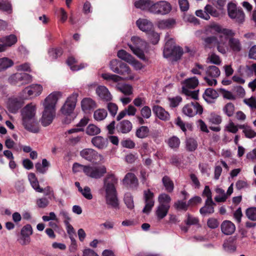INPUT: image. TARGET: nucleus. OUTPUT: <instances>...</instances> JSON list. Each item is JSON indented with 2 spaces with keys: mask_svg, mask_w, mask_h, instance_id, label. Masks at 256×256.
<instances>
[{
  "mask_svg": "<svg viewBox=\"0 0 256 256\" xmlns=\"http://www.w3.org/2000/svg\"><path fill=\"white\" fill-rule=\"evenodd\" d=\"M132 128V122L126 120H123L120 122L117 125L116 128L118 132L122 134L128 133Z\"/></svg>",
  "mask_w": 256,
  "mask_h": 256,
  "instance_id": "29",
  "label": "nucleus"
},
{
  "mask_svg": "<svg viewBox=\"0 0 256 256\" xmlns=\"http://www.w3.org/2000/svg\"><path fill=\"white\" fill-rule=\"evenodd\" d=\"M152 110L156 116L160 120L164 121H167L170 120V116L169 113L162 106H154L152 108Z\"/></svg>",
  "mask_w": 256,
  "mask_h": 256,
  "instance_id": "23",
  "label": "nucleus"
},
{
  "mask_svg": "<svg viewBox=\"0 0 256 256\" xmlns=\"http://www.w3.org/2000/svg\"><path fill=\"white\" fill-rule=\"evenodd\" d=\"M198 84V80L196 76L186 80L182 86L183 93L188 96H190L193 99L197 100L198 98V92L196 90L192 91L189 89L194 88Z\"/></svg>",
  "mask_w": 256,
  "mask_h": 256,
  "instance_id": "9",
  "label": "nucleus"
},
{
  "mask_svg": "<svg viewBox=\"0 0 256 256\" xmlns=\"http://www.w3.org/2000/svg\"><path fill=\"white\" fill-rule=\"evenodd\" d=\"M170 205H160L157 207L156 214L159 220L164 218L168 214L170 209Z\"/></svg>",
  "mask_w": 256,
  "mask_h": 256,
  "instance_id": "33",
  "label": "nucleus"
},
{
  "mask_svg": "<svg viewBox=\"0 0 256 256\" xmlns=\"http://www.w3.org/2000/svg\"><path fill=\"white\" fill-rule=\"evenodd\" d=\"M78 96V93L73 92L67 98L60 108V112L62 114L69 116L72 113L76 106Z\"/></svg>",
  "mask_w": 256,
  "mask_h": 256,
  "instance_id": "10",
  "label": "nucleus"
},
{
  "mask_svg": "<svg viewBox=\"0 0 256 256\" xmlns=\"http://www.w3.org/2000/svg\"><path fill=\"white\" fill-rule=\"evenodd\" d=\"M140 114L144 118L148 119L152 115L151 109L148 106H144L140 110Z\"/></svg>",
  "mask_w": 256,
  "mask_h": 256,
  "instance_id": "62",
  "label": "nucleus"
},
{
  "mask_svg": "<svg viewBox=\"0 0 256 256\" xmlns=\"http://www.w3.org/2000/svg\"><path fill=\"white\" fill-rule=\"evenodd\" d=\"M144 194L146 205L142 210V212L144 213H148L154 206V193L150 192V190H144Z\"/></svg>",
  "mask_w": 256,
  "mask_h": 256,
  "instance_id": "20",
  "label": "nucleus"
},
{
  "mask_svg": "<svg viewBox=\"0 0 256 256\" xmlns=\"http://www.w3.org/2000/svg\"><path fill=\"white\" fill-rule=\"evenodd\" d=\"M86 172L88 176L98 180L102 178L106 173V168L104 165H88Z\"/></svg>",
  "mask_w": 256,
  "mask_h": 256,
  "instance_id": "14",
  "label": "nucleus"
},
{
  "mask_svg": "<svg viewBox=\"0 0 256 256\" xmlns=\"http://www.w3.org/2000/svg\"><path fill=\"white\" fill-rule=\"evenodd\" d=\"M240 128H243V132L246 137L248 138H252L255 136V132L252 130V129L250 126L243 125L240 126Z\"/></svg>",
  "mask_w": 256,
  "mask_h": 256,
  "instance_id": "55",
  "label": "nucleus"
},
{
  "mask_svg": "<svg viewBox=\"0 0 256 256\" xmlns=\"http://www.w3.org/2000/svg\"><path fill=\"white\" fill-rule=\"evenodd\" d=\"M36 106L32 103L26 104L21 110L22 124L24 128L34 133L39 132L36 118Z\"/></svg>",
  "mask_w": 256,
  "mask_h": 256,
  "instance_id": "4",
  "label": "nucleus"
},
{
  "mask_svg": "<svg viewBox=\"0 0 256 256\" xmlns=\"http://www.w3.org/2000/svg\"><path fill=\"white\" fill-rule=\"evenodd\" d=\"M206 76L204 77V80L209 86H216L217 84L216 78L220 74L219 68L214 66H210L206 70Z\"/></svg>",
  "mask_w": 256,
  "mask_h": 256,
  "instance_id": "13",
  "label": "nucleus"
},
{
  "mask_svg": "<svg viewBox=\"0 0 256 256\" xmlns=\"http://www.w3.org/2000/svg\"><path fill=\"white\" fill-rule=\"evenodd\" d=\"M204 10L208 14H210L211 16L214 17H218L219 16L218 12L215 8L214 7L210 4H207L205 6Z\"/></svg>",
  "mask_w": 256,
  "mask_h": 256,
  "instance_id": "58",
  "label": "nucleus"
},
{
  "mask_svg": "<svg viewBox=\"0 0 256 256\" xmlns=\"http://www.w3.org/2000/svg\"><path fill=\"white\" fill-rule=\"evenodd\" d=\"M76 62V59L72 56L68 58V59L67 64L70 66L71 70L73 71L78 70L87 66V64H81L80 65H77L75 64Z\"/></svg>",
  "mask_w": 256,
  "mask_h": 256,
  "instance_id": "37",
  "label": "nucleus"
},
{
  "mask_svg": "<svg viewBox=\"0 0 256 256\" xmlns=\"http://www.w3.org/2000/svg\"><path fill=\"white\" fill-rule=\"evenodd\" d=\"M88 166H84L82 164H80L78 163L75 162L73 164L72 166V170L74 173L80 172H83L84 174L86 175V170H88Z\"/></svg>",
  "mask_w": 256,
  "mask_h": 256,
  "instance_id": "50",
  "label": "nucleus"
},
{
  "mask_svg": "<svg viewBox=\"0 0 256 256\" xmlns=\"http://www.w3.org/2000/svg\"><path fill=\"white\" fill-rule=\"evenodd\" d=\"M186 148L190 152L195 150L198 147L196 141L192 138H189L186 140Z\"/></svg>",
  "mask_w": 256,
  "mask_h": 256,
  "instance_id": "46",
  "label": "nucleus"
},
{
  "mask_svg": "<svg viewBox=\"0 0 256 256\" xmlns=\"http://www.w3.org/2000/svg\"><path fill=\"white\" fill-rule=\"evenodd\" d=\"M32 96V92L30 90L28 87L24 88L18 94V97L20 100H23V102L24 103V100H28Z\"/></svg>",
  "mask_w": 256,
  "mask_h": 256,
  "instance_id": "47",
  "label": "nucleus"
},
{
  "mask_svg": "<svg viewBox=\"0 0 256 256\" xmlns=\"http://www.w3.org/2000/svg\"><path fill=\"white\" fill-rule=\"evenodd\" d=\"M234 238H230L228 240L224 241L223 244V248L226 252H232L236 250V246L234 244Z\"/></svg>",
  "mask_w": 256,
  "mask_h": 256,
  "instance_id": "38",
  "label": "nucleus"
},
{
  "mask_svg": "<svg viewBox=\"0 0 256 256\" xmlns=\"http://www.w3.org/2000/svg\"><path fill=\"white\" fill-rule=\"evenodd\" d=\"M222 232L225 235L232 234L236 230L235 225L230 221L224 220L221 224Z\"/></svg>",
  "mask_w": 256,
  "mask_h": 256,
  "instance_id": "27",
  "label": "nucleus"
},
{
  "mask_svg": "<svg viewBox=\"0 0 256 256\" xmlns=\"http://www.w3.org/2000/svg\"><path fill=\"white\" fill-rule=\"evenodd\" d=\"M235 111L234 105L232 102L226 104L222 108L223 112L228 117L233 116Z\"/></svg>",
  "mask_w": 256,
  "mask_h": 256,
  "instance_id": "43",
  "label": "nucleus"
},
{
  "mask_svg": "<svg viewBox=\"0 0 256 256\" xmlns=\"http://www.w3.org/2000/svg\"><path fill=\"white\" fill-rule=\"evenodd\" d=\"M162 182L165 187L166 190L168 192H171L173 191L174 184L173 182L168 176H164L162 179Z\"/></svg>",
  "mask_w": 256,
  "mask_h": 256,
  "instance_id": "41",
  "label": "nucleus"
},
{
  "mask_svg": "<svg viewBox=\"0 0 256 256\" xmlns=\"http://www.w3.org/2000/svg\"><path fill=\"white\" fill-rule=\"evenodd\" d=\"M28 87L30 90L32 92V96H38L41 94L43 90V88L40 84H32Z\"/></svg>",
  "mask_w": 256,
  "mask_h": 256,
  "instance_id": "45",
  "label": "nucleus"
},
{
  "mask_svg": "<svg viewBox=\"0 0 256 256\" xmlns=\"http://www.w3.org/2000/svg\"><path fill=\"white\" fill-rule=\"evenodd\" d=\"M108 116L106 110L104 108H99L94 111V118L97 121L104 120Z\"/></svg>",
  "mask_w": 256,
  "mask_h": 256,
  "instance_id": "42",
  "label": "nucleus"
},
{
  "mask_svg": "<svg viewBox=\"0 0 256 256\" xmlns=\"http://www.w3.org/2000/svg\"><path fill=\"white\" fill-rule=\"evenodd\" d=\"M216 30L222 33L218 48V52L224 54L228 51L238 52L242 50V46L240 40L234 37L236 36L234 30L226 28L220 30L218 28Z\"/></svg>",
  "mask_w": 256,
  "mask_h": 256,
  "instance_id": "1",
  "label": "nucleus"
},
{
  "mask_svg": "<svg viewBox=\"0 0 256 256\" xmlns=\"http://www.w3.org/2000/svg\"><path fill=\"white\" fill-rule=\"evenodd\" d=\"M122 182L124 184H126L134 189H136L138 185L137 178L134 174L132 172H128L125 176Z\"/></svg>",
  "mask_w": 256,
  "mask_h": 256,
  "instance_id": "22",
  "label": "nucleus"
},
{
  "mask_svg": "<svg viewBox=\"0 0 256 256\" xmlns=\"http://www.w3.org/2000/svg\"><path fill=\"white\" fill-rule=\"evenodd\" d=\"M172 40L166 42L163 54L164 58H170L172 60L176 61L180 58L183 52L180 47L172 44Z\"/></svg>",
  "mask_w": 256,
  "mask_h": 256,
  "instance_id": "6",
  "label": "nucleus"
},
{
  "mask_svg": "<svg viewBox=\"0 0 256 256\" xmlns=\"http://www.w3.org/2000/svg\"><path fill=\"white\" fill-rule=\"evenodd\" d=\"M122 63L117 60H113L110 62V69L114 72H120L118 69L120 68V64Z\"/></svg>",
  "mask_w": 256,
  "mask_h": 256,
  "instance_id": "61",
  "label": "nucleus"
},
{
  "mask_svg": "<svg viewBox=\"0 0 256 256\" xmlns=\"http://www.w3.org/2000/svg\"><path fill=\"white\" fill-rule=\"evenodd\" d=\"M96 92L100 100L104 102H110L112 100V94L104 86H98L96 89Z\"/></svg>",
  "mask_w": 256,
  "mask_h": 256,
  "instance_id": "19",
  "label": "nucleus"
},
{
  "mask_svg": "<svg viewBox=\"0 0 256 256\" xmlns=\"http://www.w3.org/2000/svg\"><path fill=\"white\" fill-rule=\"evenodd\" d=\"M228 12L229 17L238 23H242L244 20V14L241 8H238L233 3H229L228 5Z\"/></svg>",
  "mask_w": 256,
  "mask_h": 256,
  "instance_id": "12",
  "label": "nucleus"
},
{
  "mask_svg": "<svg viewBox=\"0 0 256 256\" xmlns=\"http://www.w3.org/2000/svg\"><path fill=\"white\" fill-rule=\"evenodd\" d=\"M80 192L88 200H90L92 198V195L91 193V190L88 186H84V188L82 190V191H80Z\"/></svg>",
  "mask_w": 256,
  "mask_h": 256,
  "instance_id": "64",
  "label": "nucleus"
},
{
  "mask_svg": "<svg viewBox=\"0 0 256 256\" xmlns=\"http://www.w3.org/2000/svg\"><path fill=\"white\" fill-rule=\"evenodd\" d=\"M218 96L216 91L210 88L206 89L203 94L204 98L208 102H211L212 100L216 98Z\"/></svg>",
  "mask_w": 256,
  "mask_h": 256,
  "instance_id": "32",
  "label": "nucleus"
},
{
  "mask_svg": "<svg viewBox=\"0 0 256 256\" xmlns=\"http://www.w3.org/2000/svg\"><path fill=\"white\" fill-rule=\"evenodd\" d=\"M17 41V37L13 34L0 38V52L6 51L8 48L16 44Z\"/></svg>",
  "mask_w": 256,
  "mask_h": 256,
  "instance_id": "18",
  "label": "nucleus"
},
{
  "mask_svg": "<svg viewBox=\"0 0 256 256\" xmlns=\"http://www.w3.org/2000/svg\"><path fill=\"white\" fill-rule=\"evenodd\" d=\"M80 156L84 160L93 162L95 161H103L104 156L92 148H84L80 151Z\"/></svg>",
  "mask_w": 256,
  "mask_h": 256,
  "instance_id": "15",
  "label": "nucleus"
},
{
  "mask_svg": "<svg viewBox=\"0 0 256 256\" xmlns=\"http://www.w3.org/2000/svg\"><path fill=\"white\" fill-rule=\"evenodd\" d=\"M106 108L110 114V115L114 117L117 114L118 110V106L114 102H108Z\"/></svg>",
  "mask_w": 256,
  "mask_h": 256,
  "instance_id": "51",
  "label": "nucleus"
},
{
  "mask_svg": "<svg viewBox=\"0 0 256 256\" xmlns=\"http://www.w3.org/2000/svg\"><path fill=\"white\" fill-rule=\"evenodd\" d=\"M6 104L8 110L12 113L15 114L22 107L24 103L23 100H20L18 96H13L8 98Z\"/></svg>",
  "mask_w": 256,
  "mask_h": 256,
  "instance_id": "17",
  "label": "nucleus"
},
{
  "mask_svg": "<svg viewBox=\"0 0 256 256\" xmlns=\"http://www.w3.org/2000/svg\"><path fill=\"white\" fill-rule=\"evenodd\" d=\"M134 104L137 107H140L146 104V98L143 96H138L133 100Z\"/></svg>",
  "mask_w": 256,
  "mask_h": 256,
  "instance_id": "63",
  "label": "nucleus"
},
{
  "mask_svg": "<svg viewBox=\"0 0 256 256\" xmlns=\"http://www.w3.org/2000/svg\"><path fill=\"white\" fill-rule=\"evenodd\" d=\"M247 218L252 221L256 220V208H248L246 212Z\"/></svg>",
  "mask_w": 256,
  "mask_h": 256,
  "instance_id": "56",
  "label": "nucleus"
},
{
  "mask_svg": "<svg viewBox=\"0 0 256 256\" xmlns=\"http://www.w3.org/2000/svg\"><path fill=\"white\" fill-rule=\"evenodd\" d=\"M218 28H220V30H224V28L222 27L220 25L216 24L210 25L206 29L208 33L216 34H217L216 36H208L204 39V44L206 46H208L212 44H216V48L218 49V42L220 40V36L222 34L220 32L216 30Z\"/></svg>",
  "mask_w": 256,
  "mask_h": 256,
  "instance_id": "11",
  "label": "nucleus"
},
{
  "mask_svg": "<svg viewBox=\"0 0 256 256\" xmlns=\"http://www.w3.org/2000/svg\"><path fill=\"white\" fill-rule=\"evenodd\" d=\"M208 120L210 123L214 124H220L222 122L221 116L214 113L210 114Z\"/></svg>",
  "mask_w": 256,
  "mask_h": 256,
  "instance_id": "52",
  "label": "nucleus"
},
{
  "mask_svg": "<svg viewBox=\"0 0 256 256\" xmlns=\"http://www.w3.org/2000/svg\"><path fill=\"white\" fill-rule=\"evenodd\" d=\"M118 71L120 72H116V74L125 76L123 80H132L134 78V76L131 74V71L129 67L124 63L122 62L120 64Z\"/></svg>",
  "mask_w": 256,
  "mask_h": 256,
  "instance_id": "28",
  "label": "nucleus"
},
{
  "mask_svg": "<svg viewBox=\"0 0 256 256\" xmlns=\"http://www.w3.org/2000/svg\"><path fill=\"white\" fill-rule=\"evenodd\" d=\"M81 106L82 110L84 112H88L96 107V102L90 98H86L82 100L81 102Z\"/></svg>",
  "mask_w": 256,
  "mask_h": 256,
  "instance_id": "26",
  "label": "nucleus"
},
{
  "mask_svg": "<svg viewBox=\"0 0 256 256\" xmlns=\"http://www.w3.org/2000/svg\"><path fill=\"white\" fill-rule=\"evenodd\" d=\"M203 111L202 108L197 102H192L185 105L182 108V112L186 116L192 117L197 114H200Z\"/></svg>",
  "mask_w": 256,
  "mask_h": 256,
  "instance_id": "16",
  "label": "nucleus"
},
{
  "mask_svg": "<svg viewBox=\"0 0 256 256\" xmlns=\"http://www.w3.org/2000/svg\"><path fill=\"white\" fill-rule=\"evenodd\" d=\"M176 24V20L173 18H168L159 21L158 26L162 29L170 28H172Z\"/></svg>",
  "mask_w": 256,
  "mask_h": 256,
  "instance_id": "36",
  "label": "nucleus"
},
{
  "mask_svg": "<svg viewBox=\"0 0 256 256\" xmlns=\"http://www.w3.org/2000/svg\"><path fill=\"white\" fill-rule=\"evenodd\" d=\"M136 24L140 30L146 32H151L154 28L152 22L146 18H139L136 20Z\"/></svg>",
  "mask_w": 256,
  "mask_h": 256,
  "instance_id": "21",
  "label": "nucleus"
},
{
  "mask_svg": "<svg viewBox=\"0 0 256 256\" xmlns=\"http://www.w3.org/2000/svg\"><path fill=\"white\" fill-rule=\"evenodd\" d=\"M62 94L54 91L49 94L42 102L44 110L42 117V124L46 126L50 124L56 115V104L62 97Z\"/></svg>",
  "mask_w": 256,
  "mask_h": 256,
  "instance_id": "2",
  "label": "nucleus"
},
{
  "mask_svg": "<svg viewBox=\"0 0 256 256\" xmlns=\"http://www.w3.org/2000/svg\"><path fill=\"white\" fill-rule=\"evenodd\" d=\"M117 56L123 60L128 62L131 61L132 56L128 53L126 50H118L117 54Z\"/></svg>",
  "mask_w": 256,
  "mask_h": 256,
  "instance_id": "49",
  "label": "nucleus"
},
{
  "mask_svg": "<svg viewBox=\"0 0 256 256\" xmlns=\"http://www.w3.org/2000/svg\"><path fill=\"white\" fill-rule=\"evenodd\" d=\"M32 81V76L24 72H16L10 76L8 78V82L10 84L17 86L27 84Z\"/></svg>",
  "mask_w": 256,
  "mask_h": 256,
  "instance_id": "7",
  "label": "nucleus"
},
{
  "mask_svg": "<svg viewBox=\"0 0 256 256\" xmlns=\"http://www.w3.org/2000/svg\"><path fill=\"white\" fill-rule=\"evenodd\" d=\"M124 201L128 208L132 209L134 207L133 198L130 194L127 193L124 195Z\"/></svg>",
  "mask_w": 256,
  "mask_h": 256,
  "instance_id": "57",
  "label": "nucleus"
},
{
  "mask_svg": "<svg viewBox=\"0 0 256 256\" xmlns=\"http://www.w3.org/2000/svg\"><path fill=\"white\" fill-rule=\"evenodd\" d=\"M37 206L41 208H46L49 204V200L46 198H41L36 200Z\"/></svg>",
  "mask_w": 256,
  "mask_h": 256,
  "instance_id": "60",
  "label": "nucleus"
},
{
  "mask_svg": "<svg viewBox=\"0 0 256 256\" xmlns=\"http://www.w3.org/2000/svg\"><path fill=\"white\" fill-rule=\"evenodd\" d=\"M170 197L164 193L160 194L158 198V201L160 205H170Z\"/></svg>",
  "mask_w": 256,
  "mask_h": 256,
  "instance_id": "48",
  "label": "nucleus"
},
{
  "mask_svg": "<svg viewBox=\"0 0 256 256\" xmlns=\"http://www.w3.org/2000/svg\"><path fill=\"white\" fill-rule=\"evenodd\" d=\"M150 133V130L148 126H141L138 128L136 132V136L140 138H146Z\"/></svg>",
  "mask_w": 256,
  "mask_h": 256,
  "instance_id": "40",
  "label": "nucleus"
},
{
  "mask_svg": "<svg viewBox=\"0 0 256 256\" xmlns=\"http://www.w3.org/2000/svg\"><path fill=\"white\" fill-rule=\"evenodd\" d=\"M91 142L94 146L100 150L106 148L108 144V139L101 136H96L92 138Z\"/></svg>",
  "mask_w": 256,
  "mask_h": 256,
  "instance_id": "24",
  "label": "nucleus"
},
{
  "mask_svg": "<svg viewBox=\"0 0 256 256\" xmlns=\"http://www.w3.org/2000/svg\"><path fill=\"white\" fill-rule=\"evenodd\" d=\"M214 206H215V204L213 201L206 200L204 206L200 210V214L205 216L207 214L214 213Z\"/></svg>",
  "mask_w": 256,
  "mask_h": 256,
  "instance_id": "31",
  "label": "nucleus"
},
{
  "mask_svg": "<svg viewBox=\"0 0 256 256\" xmlns=\"http://www.w3.org/2000/svg\"><path fill=\"white\" fill-rule=\"evenodd\" d=\"M102 77L106 80L112 86H114V83L118 84V82L123 80V78L120 76L110 73L102 74Z\"/></svg>",
  "mask_w": 256,
  "mask_h": 256,
  "instance_id": "30",
  "label": "nucleus"
},
{
  "mask_svg": "<svg viewBox=\"0 0 256 256\" xmlns=\"http://www.w3.org/2000/svg\"><path fill=\"white\" fill-rule=\"evenodd\" d=\"M152 3V0H137L134 2V4L136 8L147 11L150 13Z\"/></svg>",
  "mask_w": 256,
  "mask_h": 256,
  "instance_id": "25",
  "label": "nucleus"
},
{
  "mask_svg": "<svg viewBox=\"0 0 256 256\" xmlns=\"http://www.w3.org/2000/svg\"><path fill=\"white\" fill-rule=\"evenodd\" d=\"M50 166V162L46 159L44 158L42 160V164L40 162L36 163L35 166L38 172L44 174L46 172Z\"/></svg>",
  "mask_w": 256,
  "mask_h": 256,
  "instance_id": "39",
  "label": "nucleus"
},
{
  "mask_svg": "<svg viewBox=\"0 0 256 256\" xmlns=\"http://www.w3.org/2000/svg\"><path fill=\"white\" fill-rule=\"evenodd\" d=\"M148 36L151 42L156 44L158 43L160 40V35L158 33L154 32L153 30L151 32H148Z\"/></svg>",
  "mask_w": 256,
  "mask_h": 256,
  "instance_id": "59",
  "label": "nucleus"
},
{
  "mask_svg": "<svg viewBox=\"0 0 256 256\" xmlns=\"http://www.w3.org/2000/svg\"><path fill=\"white\" fill-rule=\"evenodd\" d=\"M14 64V62L7 57L0 58V72L6 70Z\"/></svg>",
  "mask_w": 256,
  "mask_h": 256,
  "instance_id": "35",
  "label": "nucleus"
},
{
  "mask_svg": "<svg viewBox=\"0 0 256 256\" xmlns=\"http://www.w3.org/2000/svg\"><path fill=\"white\" fill-rule=\"evenodd\" d=\"M180 144V140L176 136H172L168 140V144L172 148H178Z\"/></svg>",
  "mask_w": 256,
  "mask_h": 256,
  "instance_id": "54",
  "label": "nucleus"
},
{
  "mask_svg": "<svg viewBox=\"0 0 256 256\" xmlns=\"http://www.w3.org/2000/svg\"><path fill=\"white\" fill-rule=\"evenodd\" d=\"M86 134L89 136H95L100 132V129L94 124H90L86 128Z\"/></svg>",
  "mask_w": 256,
  "mask_h": 256,
  "instance_id": "44",
  "label": "nucleus"
},
{
  "mask_svg": "<svg viewBox=\"0 0 256 256\" xmlns=\"http://www.w3.org/2000/svg\"><path fill=\"white\" fill-rule=\"evenodd\" d=\"M172 7L170 4L166 0L154 2L152 0L150 13L157 15H165L170 12Z\"/></svg>",
  "mask_w": 256,
  "mask_h": 256,
  "instance_id": "8",
  "label": "nucleus"
},
{
  "mask_svg": "<svg viewBox=\"0 0 256 256\" xmlns=\"http://www.w3.org/2000/svg\"><path fill=\"white\" fill-rule=\"evenodd\" d=\"M116 88L125 95H130L132 94V88L128 84H117Z\"/></svg>",
  "mask_w": 256,
  "mask_h": 256,
  "instance_id": "34",
  "label": "nucleus"
},
{
  "mask_svg": "<svg viewBox=\"0 0 256 256\" xmlns=\"http://www.w3.org/2000/svg\"><path fill=\"white\" fill-rule=\"evenodd\" d=\"M48 54L52 59H56L62 54V50L61 48H52L48 50Z\"/></svg>",
  "mask_w": 256,
  "mask_h": 256,
  "instance_id": "53",
  "label": "nucleus"
},
{
  "mask_svg": "<svg viewBox=\"0 0 256 256\" xmlns=\"http://www.w3.org/2000/svg\"><path fill=\"white\" fill-rule=\"evenodd\" d=\"M118 182V178L112 172H108L103 180V190L105 192L106 203L114 208H117L118 206L116 187Z\"/></svg>",
  "mask_w": 256,
  "mask_h": 256,
  "instance_id": "3",
  "label": "nucleus"
},
{
  "mask_svg": "<svg viewBox=\"0 0 256 256\" xmlns=\"http://www.w3.org/2000/svg\"><path fill=\"white\" fill-rule=\"evenodd\" d=\"M132 44H128V46L132 52L141 59L144 58V50L146 48L147 44L146 41L137 36L131 38Z\"/></svg>",
  "mask_w": 256,
  "mask_h": 256,
  "instance_id": "5",
  "label": "nucleus"
}]
</instances>
